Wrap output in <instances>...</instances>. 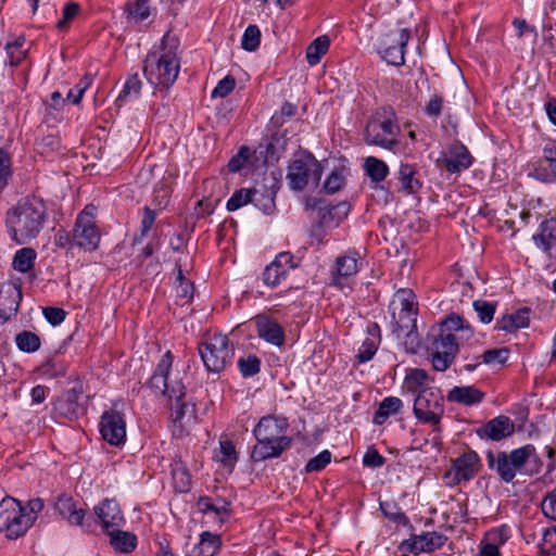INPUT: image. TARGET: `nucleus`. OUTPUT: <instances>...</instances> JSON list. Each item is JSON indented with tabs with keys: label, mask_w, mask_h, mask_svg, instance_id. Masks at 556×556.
<instances>
[{
	"label": "nucleus",
	"mask_w": 556,
	"mask_h": 556,
	"mask_svg": "<svg viewBox=\"0 0 556 556\" xmlns=\"http://www.w3.org/2000/svg\"><path fill=\"white\" fill-rule=\"evenodd\" d=\"M446 397L450 402L470 406L482 402L484 393L473 386H462L451 389Z\"/></svg>",
	"instance_id": "obj_26"
},
{
	"label": "nucleus",
	"mask_w": 556,
	"mask_h": 556,
	"mask_svg": "<svg viewBox=\"0 0 556 556\" xmlns=\"http://www.w3.org/2000/svg\"><path fill=\"white\" fill-rule=\"evenodd\" d=\"M442 328L450 332L453 341L459 348V344L468 341L473 336V330L460 316L452 314L447 316L441 324Z\"/></svg>",
	"instance_id": "obj_24"
},
{
	"label": "nucleus",
	"mask_w": 556,
	"mask_h": 556,
	"mask_svg": "<svg viewBox=\"0 0 556 556\" xmlns=\"http://www.w3.org/2000/svg\"><path fill=\"white\" fill-rule=\"evenodd\" d=\"M218 459L226 467H232L237 463L238 455L232 442L222 441L219 443Z\"/></svg>",
	"instance_id": "obj_47"
},
{
	"label": "nucleus",
	"mask_w": 556,
	"mask_h": 556,
	"mask_svg": "<svg viewBox=\"0 0 556 556\" xmlns=\"http://www.w3.org/2000/svg\"><path fill=\"white\" fill-rule=\"evenodd\" d=\"M331 462V453L328 450H324L315 457L311 458L306 466V472H317L323 470Z\"/></svg>",
	"instance_id": "obj_53"
},
{
	"label": "nucleus",
	"mask_w": 556,
	"mask_h": 556,
	"mask_svg": "<svg viewBox=\"0 0 556 556\" xmlns=\"http://www.w3.org/2000/svg\"><path fill=\"white\" fill-rule=\"evenodd\" d=\"M368 333L369 337L363 341L356 355V358L359 363H366L370 361L376 354L378 344L380 342V329L377 324H371L368 326Z\"/></svg>",
	"instance_id": "obj_28"
},
{
	"label": "nucleus",
	"mask_w": 556,
	"mask_h": 556,
	"mask_svg": "<svg viewBox=\"0 0 556 556\" xmlns=\"http://www.w3.org/2000/svg\"><path fill=\"white\" fill-rule=\"evenodd\" d=\"M480 466V458L473 451H468L458 456L452 468L445 472L444 479L448 485H457L467 482L477 475Z\"/></svg>",
	"instance_id": "obj_14"
},
{
	"label": "nucleus",
	"mask_w": 556,
	"mask_h": 556,
	"mask_svg": "<svg viewBox=\"0 0 556 556\" xmlns=\"http://www.w3.org/2000/svg\"><path fill=\"white\" fill-rule=\"evenodd\" d=\"M22 298L21 292H15L14 296H12L10 300V305L7 306V308H3L2 306H5V301L8 299L0 298V323L8 321L13 315L17 313L18 309V302Z\"/></svg>",
	"instance_id": "obj_52"
},
{
	"label": "nucleus",
	"mask_w": 556,
	"mask_h": 556,
	"mask_svg": "<svg viewBox=\"0 0 556 556\" xmlns=\"http://www.w3.org/2000/svg\"><path fill=\"white\" fill-rule=\"evenodd\" d=\"M413 412L415 417L424 422L432 426L433 445L441 443V419L444 415L443 397L433 389H424L417 394L414 401Z\"/></svg>",
	"instance_id": "obj_8"
},
{
	"label": "nucleus",
	"mask_w": 556,
	"mask_h": 556,
	"mask_svg": "<svg viewBox=\"0 0 556 556\" xmlns=\"http://www.w3.org/2000/svg\"><path fill=\"white\" fill-rule=\"evenodd\" d=\"M16 346L26 353H34L40 348V338L31 331H22L15 337Z\"/></svg>",
	"instance_id": "obj_42"
},
{
	"label": "nucleus",
	"mask_w": 556,
	"mask_h": 556,
	"mask_svg": "<svg viewBox=\"0 0 556 556\" xmlns=\"http://www.w3.org/2000/svg\"><path fill=\"white\" fill-rule=\"evenodd\" d=\"M323 167L311 153L295 156L288 166L287 180L292 190L301 191L309 184L318 186Z\"/></svg>",
	"instance_id": "obj_9"
},
{
	"label": "nucleus",
	"mask_w": 556,
	"mask_h": 556,
	"mask_svg": "<svg viewBox=\"0 0 556 556\" xmlns=\"http://www.w3.org/2000/svg\"><path fill=\"white\" fill-rule=\"evenodd\" d=\"M329 38L327 36H320L313 40L306 49V60L311 66L317 65L323 55H325L329 49Z\"/></svg>",
	"instance_id": "obj_38"
},
{
	"label": "nucleus",
	"mask_w": 556,
	"mask_h": 556,
	"mask_svg": "<svg viewBox=\"0 0 556 556\" xmlns=\"http://www.w3.org/2000/svg\"><path fill=\"white\" fill-rule=\"evenodd\" d=\"M47 218V207L42 199L25 197L7 212L9 236L17 244H26L39 236Z\"/></svg>",
	"instance_id": "obj_2"
},
{
	"label": "nucleus",
	"mask_w": 556,
	"mask_h": 556,
	"mask_svg": "<svg viewBox=\"0 0 556 556\" xmlns=\"http://www.w3.org/2000/svg\"><path fill=\"white\" fill-rule=\"evenodd\" d=\"M42 313H43L45 318L52 326L60 325L65 319V316H66V313L63 308L53 307V306L45 307Z\"/></svg>",
	"instance_id": "obj_64"
},
{
	"label": "nucleus",
	"mask_w": 556,
	"mask_h": 556,
	"mask_svg": "<svg viewBox=\"0 0 556 556\" xmlns=\"http://www.w3.org/2000/svg\"><path fill=\"white\" fill-rule=\"evenodd\" d=\"M541 556H556V529H547L540 543Z\"/></svg>",
	"instance_id": "obj_51"
},
{
	"label": "nucleus",
	"mask_w": 556,
	"mask_h": 556,
	"mask_svg": "<svg viewBox=\"0 0 556 556\" xmlns=\"http://www.w3.org/2000/svg\"><path fill=\"white\" fill-rule=\"evenodd\" d=\"M345 184V177L341 172L333 170L326 179L324 189L327 193L338 192Z\"/></svg>",
	"instance_id": "obj_56"
},
{
	"label": "nucleus",
	"mask_w": 556,
	"mask_h": 556,
	"mask_svg": "<svg viewBox=\"0 0 556 556\" xmlns=\"http://www.w3.org/2000/svg\"><path fill=\"white\" fill-rule=\"evenodd\" d=\"M93 513L105 533L117 530L125 525V517L116 500L104 498L93 507Z\"/></svg>",
	"instance_id": "obj_16"
},
{
	"label": "nucleus",
	"mask_w": 556,
	"mask_h": 556,
	"mask_svg": "<svg viewBox=\"0 0 556 556\" xmlns=\"http://www.w3.org/2000/svg\"><path fill=\"white\" fill-rule=\"evenodd\" d=\"M428 383L429 376L426 370L420 368L407 370L404 384L409 392L418 394L420 390L429 389Z\"/></svg>",
	"instance_id": "obj_35"
},
{
	"label": "nucleus",
	"mask_w": 556,
	"mask_h": 556,
	"mask_svg": "<svg viewBox=\"0 0 556 556\" xmlns=\"http://www.w3.org/2000/svg\"><path fill=\"white\" fill-rule=\"evenodd\" d=\"M100 232L94 216L86 206L77 216L73 229V242L85 250L94 251L100 242Z\"/></svg>",
	"instance_id": "obj_12"
},
{
	"label": "nucleus",
	"mask_w": 556,
	"mask_h": 556,
	"mask_svg": "<svg viewBox=\"0 0 556 556\" xmlns=\"http://www.w3.org/2000/svg\"><path fill=\"white\" fill-rule=\"evenodd\" d=\"M509 536H510V534H509L508 527L501 526V527L489 530L485 533L483 541L490 545H493V546L500 548L502 545H504L507 542Z\"/></svg>",
	"instance_id": "obj_45"
},
{
	"label": "nucleus",
	"mask_w": 556,
	"mask_h": 556,
	"mask_svg": "<svg viewBox=\"0 0 556 556\" xmlns=\"http://www.w3.org/2000/svg\"><path fill=\"white\" fill-rule=\"evenodd\" d=\"M37 258V252L29 247L17 250L12 260V267L18 273H29L33 270Z\"/></svg>",
	"instance_id": "obj_32"
},
{
	"label": "nucleus",
	"mask_w": 556,
	"mask_h": 556,
	"mask_svg": "<svg viewBox=\"0 0 556 556\" xmlns=\"http://www.w3.org/2000/svg\"><path fill=\"white\" fill-rule=\"evenodd\" d=\"M336 270L340 277H350L358 271L356 253H349L337 257Z\"/></svg>",
	"instance_id": "obj_40"
},
{
	"label": "nucleus",
	"mask_w": 556,
	"mask_h": 556,
	"mask_svg": "<svg viewBox=\"0 0 556 556\" xmlns=\"http://www.w3.org/2000/svg\"><path fill=\"white\" fill-rule=\"evenodd\" d=\"M444 105V97L439 93H434L431 96L429 101L426 103L424 108V112L429 117H439L442 113Z\"/></svg>",
	"instance_id": "obj_54"
},
{
	"label": "nucleus",
	"mask_w": 556,
	"mask_h": 556,
	"mask_svg": "<svg viewBox=\"0 0 556 556\" xmlns=\"http://www.w3.org/2000/svg\"><path fill=\"white\" fill-rule=\"evenodd\" d=\"M79 12V4L76 2H67L63 8V16L56 23L58 29L62 30L67 27V24L76 17Z\"/></svg>",
	"instance_id": "obj_58"
},
{
	"label": "nucleus",
	"mask_w": 556,
	"mask_h": 556,
	"mask_svg": "<svg viewBox=\"0 0 556 556\" xmlns=\"http://www.w3.org/2000/svg\"><path fill=\"white\" fill-rule=\"evenodd\" d=\"M380 509L390 520L399 525H407L408 519L394 502H381Z\"/></svg>",
	"instance_id": "obj_46"
},
{
	"label": "nucleus",
	"mask_w": 556,
	"mask_h": 556,
	"mask_svg": "<svg viewBox=\"0 0 556 556\" xmlns=\"http://www.w3.org/2000/svg\"><path fill=\"white\" fill-rule=\"evenodd\" d=\"M403 407V402L401 399L396 396H388L384 397L380 404L378 409L375 413L374 416V422L376 425H382L386 422V420L399 414Z\"/></svg>",
	"instance_id": "obj_31"
},
{
	"label": "nucleus",
	"mask_w": 556,
	"mask_h": 556,
	"mask_svg": "<svg viewBox=\"0 0 556 556\" xmlns=\"http://www.w3.org/2000/svg\"><path fill=\"white\" fill-rule=\"evenodd\" d=\"M541 506L547 518L556 520V488L544 497Z\"/></svg>",
	"instance_id": "obj_63"
},
{
	"label": "nucleus",
	"mask_w": 556,
	"mask_h": 556,
	"mask_svg": "<svg viewBox=\"0 0 556 556\" xmlns=\"http://www.w3.org/2000/svg\"><path fill=\"white\" fill-rule=\"evenodd\" d=\"M529 326V317L527 311H518L511 315L503 316L497 321V327L507 332H514L518 329Z\"/></svg>",
	"instance_id": "obj_36"
},
{
	"label": "nucleus",
	"mask_w": 556,
	"mask_h": 556,
	"mask_svg": "<svg viewBox=\"0 0 556 556\" xmlns=\"http://www.w3.org/2000/svg\"><path fill=\"white\" fill-rule=\"evenodd\" d=\"M458 346L453 341L450 332H446L442 327L439 336L433 340L431 345V362L432 366L438 371H445L454 362Z\"/></svg>",
	"instance_id": "obj_13"
},
{
	"label": "nucleus",
	"mask_w": 556,
	"mask_h": 556,
	"mask_svg": "<svg viewBox=\"0 0 556 556\" xmlns=\"http://www.w3.org/2000/svg\"><path fill=\"white\" fill-rule=\"evenodd\" d=\"M541 167L543 170H546L545 174L538 173L539 176H542L543 181H555L556 180V147L554 144H547L543 149V155L540 161Z\"/></svg>",
	"instance_id": "obj_34"
},
{
	"label": "nucleus",
	"mask_w": 556,
	"mask_h": 556,
	"mask_svg": "<svg viewBox=\"0 0 556 556\" xmlns=\"http://www.w3.org/2000/svg\"><path fill=\"white\" fill-rule=\"evenodd\" d=\"M514 432V425L506 416H498L488 421L480 430V434L500 441Z\"/></svg>",
	"instance_id": "obj_25"
},
{
	"label": "nucleus",
	"mask_w": 556,
	"mask_h": 556,
	"mask_svg": "<svg viewBox=\"0 0 556 556\" xmlns=\"http://www.w3.org/2000/svg\"><path fill=\"white\" fill-rule=\"evenodd\" d=\"M507 356L508 351L506 349H492L483 352L479 358H481L484 364H503L506 362Z\"/></svg>",
	"instance_id": "obj_57"
},
{
	"label": "nucleus",
	"mask_w": 556,
	"mask_h": 556,
	"mask_svg": "<svg viewBox=\"0 0 556 556\" xmlns=\"http://www.w3.org/2000/svg\"><path fill=\"white\" fill-rule=\"evenodd\" d=\"M473 308L478 314L479 319L483 324H489L494 317L496 304L483 300H477L473 302Z\"/></svg>",
	"instance_id": "obj_50"
},
{
	"label": "nucleus",
	"mask_w": 556,
	"mask_h": 556,
	"mask_svg": "<svg viewBox=\"0 0 556 556\" xmlns=\"http://www.w3.org/2000/svg\"><path fill=\"white\" fill-rule=\"evenodd\" d=\"M180 71L177 45L165 36L161 45L150 51L143 61V74L150 85L159 90H168Z\"/></svg>",
	"instance_id": "obj_4"
},
{
	"label": "nucleus",
	"mask_w": 556,
	"mask_h": 556,
	"mask_svg": "<svg viewBox=\"0 0 556 556\" xmlns=\"http://www.w3.org/2000/svg\"><path fill=\"white\" fill-rule=\"evenodd\" d=\"M53 507L55 511L71 526L81 527L90 531V523L85 522L86 510L78 507L74 498L67 494L56 496Z\"/></svg>",
	"instance_id": "obj_19"
},
{
	"label": "nucleus",
	"mask_w": 556,
	"mask_h": 556,
	"mask_svg": "<svg viewBox=\"0 0 556 556\" xmlns=\"http://www.w3.org/2000/svg\"><path fill=\"white\" fill-rule=\"evenodd\" d=\"M321 204L320 201L314 203L313 207L318 208L319 219L323 225L327 227H336L341 220H343L350 213V204L345 201L339 202L334 205Z\"/></svg>",
	"instance_id": "obj_23"
},
{
	"label": "nucleus",
	"mask_w": 556,
	"mask_h": 556,
	"mask_svg": "<svg viewBox=\"0 0 556 556\" xmlns=\"http://www.w3.org/2000/svg\"><path fill=\"white\" fill-rule=\"evenodd\" d=\"M289 421L283 416H263L253 429L256 443L251 452V460L261 463L280 457L292 443V439L287 435Z\"/></svg>",
	"instance_id": "obj_3"
},
{
	"label": "nucleus",
	"mask_w": 556,
	"mask_h": 556,
	"mask_svg": "<svg viewBox=\"0 0 556 556\" xmlns=\"http://www.w3.org/2000/svg\"><path fill=\"white\" fill-rule=\"evenodd\" d=\"M261 42V30L256 25H249L242 36L241 47L245 51H255Z\"/></svg>",
	"instance_id": "obj_44"
},
{
	"label": "nucleus",
	"mask_w": 556,
	"mask_h": 556,
	"mask_svg": "<svg viewBox=\"0 0 556 556\" xmlns=\"http://www.w3.org/2000/svg\"><path fill=\"white\" fill-rule=\"evenodd\" d=\"M257 336L266 342L281 346L285 342L283 328L271 317L267 315H257L255 317Z\"/></svg>",
	"instance_id": "obj_21"
},
{
	"label": "nucleus",
	"mask_w": 556,
	"mask_h": 556,
	"mask_svg": "<svg viewBox=\"0 0 556 556\" xmlns=\"http://www.w3.org/2000/svg\"><path fill=\"white\" fill-rule=\"evenodd\" d=\"M67 371V364L60 359H48L39 367V372L47 379L65 376Z\"/></svg>",
	"instance_id": "obj_41"
},
{
	"label": "nucleus",
	"mask_w": 556,
	"mask_h": 556,
	"mask_svg": "<svg viewBox=\"0 0 556 556\" xmlns=\"http://www.w3.org/2000/svg\"><path fill=\"white\" fill-rule=\"evenodd\" d=\"M199 353L208 371L219 372L231 363L233 345L227 336L215 334L200 344Z\"/></svg>",
	"instance_id": "obj_10"
},
{
	"label": "nucleus",
	"mask_w": 556,
	"mask_h": 556,
	"mask_svg": "<svg viewBox=\"0 0 556 556\" xmlns=\"http://www.w3.org/2000/svg\"><path fill=\"white\" fill-rule=\"evenodd\" d=\"M12 172V162L8 152L0 149V193L8 186L9 179L11 178Z\"/></svg>",
	"instance_id": "obj_49"
},
{
	"label": "nucleus",
	"mask_w": 556,
	"mask_h": 556,
	"mask_svg": "<svg viewBox=\"0 0 556 556\" xmlns=\"http://www.w3.org/2000/svg\"><path fill=\"white\" fill-rule=\"evenodd\" d=\"M416 169L410 164H401L399 169V180L402 190L407 193H415L420 188V182L415 178Z\"/></svg>",
	"instance_id": "obj_39"
},
{
	"label": "nucleus",
	"mask_w": 556,
	"mask_h": 556,
	"mask_svg": "<svg viewBox=\"0 0 556 556\" xmlns=\"http://www.w3.org/2000/svg\"><path fill=\"white\" fill-rule=\"evenodd\" d=\"M173 362L174 356L170 351H167L157 363L149 384L169 399L172 420L181 429H185L197 422V409L193 403L185 400L184 384L178 380H169L168 375Z\"/></svg>",
	"instance_id": "obj_1"
},
{
	"label": "nucleus",
	"mask_w": 556,
	"mask_h": 556,
	"mask_svg": "<svg viewBox=\"0 0 556 556\" xmlns=\"http://www.w3.org/2000/svg\"><path fill=\"white\" fill-rule=\"evenodd\" d=\"M298 264L290 252H280L275 260L266 266L263 273V281L266 286L275 288L286 279L291 269Z\"/></svg>",
	"instance_id": "obj_18"
},
{
	"label": "nucleus",
	"mask_w": 556,
	"mask_h": 556,
	"mask_svg": "<svg viewBox=\"0 0 556 556\" xmlns=\"http://www.w3.org/2000/svg\"><path fill=\"white\" fill-rule=\"evenodd\" d=\"M238 367L243 377H252L260 372L261 361L255 355H249L248 357L239 358Z\"/></svg>",
	"instance_id": "obj_48"
},
{
	"label": "nucleus",
	"mask_w": 556,
	"mask_h": 556,
	"mask_svg": "<svg viewBox=\"0 0 556 556\" xmlns=\"http://www.w3.org/2000/svg\"><path fill=\"white\" fill-rule=\"evenodd\" d=\"M142 81L137 73L131 74L127 77L122 91L119 92L116 101L125 103L128 101L136 100L141 92Z\"/></svg>",
	"instance_id": "obj_37"
},
{
	"label": "nucleus",
	"mask_w": 556,
	"mask_h": 556,
	"mask_svg": "<svg viewBox=\"0 0 556 556\" xmlns=\"http://www.w3.org/2000/svg\"><path fill=\"white\" fill-rule=\"evenodd\" d=\"M384 463L386 458L375 447H369L363 456V465L369 468H379Z\"/></svg>",
	"instance_id": "obj_61"
},
{
	"label": "nucleus",
	"mask_w": 556,
	"mask_h": 556,
	"mask_svg": "<svg viewBox=\"0 0 556 556\" xmlns=\"http://www.w3.org/2000/svg\"><path fill=\"white\" fill-rule=\"evenodd\" d=\"M473 162L467 147L460 142L451 144L438 163L450 174H456L468 169Z\"/></svg>",
	"instance_id": "obj_17"
},
{
	"label": "nucleus",
	"mask_w": 556,
	"mask_h": 556,
	"mask_svg": "<svg viewBox=\"0 0 556 556\" xmlns=\"http://www.w3.org/2000/svg\"><path fill=\"white\" fill-rule=\"evenodd\" d=\"M83 391L79 388H72L66 391L54 404V412L68 420L77 419L84 414V407L79 403Z\"/></svg>",
	"instance_id": "obj_20"
},
{
	"label": "nucleus",
	"mask_w": 556,
	"mask_h": 556,
	"mask_svg": "<svg viewBox=\"0 0 556 556\" xmlns=\"http://www.w3.org/2000/svg\"><path fill=\"white\" fill-rule=\"evenodd\" d=\"M100 433L111 445H121L126 440V421L124 415L115 409L106 410L100 420Z\"/></svg>",
	"instance_id": "obj_15"
},
{
	"label": "nucleus",
	"mask_w": 556,
	"mask_h": 556,
	"mask_svg": "<svg viewBox=\"0 0 556 556\" xmlns=\"http://www.w3.org/2000/svg\"><path fill=\"white\" fill-rule=\"evenodd\" d=\"M169 194H170V187L165 181V179H163L154 188L153 202L160 208L165 207L169 201Z\"/></svg>",
	"instance_id": "obj_55"
},
{
	"label": "nucleus",
	"mask_w": 556,
	"mask_h": 556,
	"mask_svg": "<svg viewBox=\"0 0 556 556\" xmlns=\"http://www.w3.org/2000/svg\"><path fill=\"white\" fill-rule=\"evenodd\" d=\"M106 534L112 547L119 553H131L137 546V536L131 532L122 531L121 528Z\"/></svg>",
	"instance_id": "obj_30"
},
{
	"label": "nucleus",
	"mask_w": 556,
	"mask_h": 556,
	"mask_svg": "<svg viewBox=\"0 0 556 556\" xmlns=\"http://www.w3.org/2000/svg\"><path fill=\"white\" fill-rule=\"evenodd\" d=\"M236 87V80L231 76H226L218 81L217 86L212 91V98H225Z\"/></svg>",
	"instance_id": "obj_60"
},
{
	"label": "nucleus",
	"mask_w": 556,
	"mask_h": 556,
	"mask_svg": "<svg viewBox=\"0 0 556 556\" xmlns=\"http://www.w3.org/2000/svg\"><path fill=\"white\" fill-rule=\"evenodd\" d=\"M173 479L175 488L178 492H187L190 488V476L185 468H176L173 470Z\"/></svg>",
	"instance_id": "obj_62"
},
{
	"label": "nucleus",
	"mask_w": 556,
	"mask_h": 556,
	"mask_svg": "<svg viewBox=\"0 0 556 556\" xmlns=\"http://www.w3.org/2000/svg\"><path fill=\"white\" fill-rule=\"evenodd\" d=\"M200 509L204 513L213 511L218 516L227 515L228 504L223 502L220 505L213 503L210 497H201L198 503Z\"/></svg>",
	"instance_id": "obj_59"
},
{
	"label": "nucleus",
	"mask_w": 556,
	"mask_h": 556,
	"mask_svg": "<svg viewBox=\"0 0 556 556\" xmlns=\"http://www.w3.org/2000/svg\"><path fill=\"white\" fill-rule=\"evenodd\" d=\"M447 536L441 532L428 531L410 538V551L415 554L432 553L441 548Z\"/></svg>",
	"instance_id": "obj_22"
},
{
	"label": "nucleus",
	"mask_w": 556,
	"mask_h": 556,
	"mask_svg": "<svg viewBox=\"0 0 556 556\" xmlns=\"http://www.w3.org/2000/svg\"><path fill=\"white\" fill-rule=\"evenodd\" d=\"M364 170L372 182L378 184L387 178L389 166L376 156H367L364 161Z\"/></svg>",
	"instance_id": "obj_33"
},
{
	"label": "nucleus",
	"mask_w": 556,
	"mask_h": 556,
	"mask_svg": "<svg viewBox=\"0 0 556 556\" xmlns=\"http://www.w3.org/2000/svg\"><path fill=\"white\" fill-rule=\"evenodd\" d=\"M219 547V536L204 532L201 534L200 541L187 553V556H215Z\"/></svg>",
	"instance_id": "obj_29"
},
{
	"label": "nucleus",
	"mask_w": 556,
	"mask_h": 556,
	"mask_svg": "<svg viewBox=\"0 0 556 556\" xmlns=\"http://www.w3.org/2000/svg\"><path fill=\"white\" fill-rule=\"evenodd\" d=\"M151 14L147 0H138L128 5V21L130 23L140 24L144 22Z\"/></svg>",
	"instance_id": "obj_43"
},
{
	"label": "nucleus",
	"mask_w": 556,
	"mask_h": 556,
	"mask_svg": "<svg viewBox=\"0 0 556 556\" xmlns=\"http://www.w3.org/2000/svg\"><path fill=\"white\" fill-rule=\"evenodd\" d=\"M535 447L532 444L513 450L511 452H498L494 454L489 451L486 460L490 469L495 470L501 480L511 482L517 472H520L530 458L535 457Z\"/></svg>",
	"instance_id": "obj_7"
},
{
	"label": "nucleus",
	"mask_w": 556,
	"mask_h": 556,
	"mask_svg": "<svg viewBox=\"0 0 556 556\" xmlns=\"http://www.w3.org/2000/svg\"><path fill=\"white\" fill-rule=\"evenodd\" d=\"M43 507V501L39 497L29 500L26 506L13 497H4L0 502V532H5L10 540L23 536Z\"/></svg>",
	"instance_id": "obj_5"
},
{
	"label": "nucleus",
	"mask_w": 556,
	"mask_h": 556,
	"mask_svg": "<svg viewBox=\"0 0 556 556\" xmlns=\"http://www.w3.org/2000/svg\"><path fill=\"white\" fill-rule=\"evenodd\" d=\"M260 198H264V194L254 188H241L236 190L232 195L228 199L226 208L229 212H235L249 203L258 205Z\"/></svg>",
	"instance_id": "obj_27"
},
{
	"label": "nucleus",
	"mask_w": 556,
	"mask_h": 556,
	"mask_svg": "<svg viewBox=\"0 0 556 556\" xmlns=\"http://www.w3.org/2000/svg\"><path fill=\"white\" fill-rule=\"evenodd\" d=\"M401 128L395 113L391 109L381 108L368 119L364 140L368 146H376L393 151L400 143Z\"/></svg>",
	"instance_id": "obj_6"
},
{
	"label": "nucleus",
	"mask_w": 556,
	"mask_h": 556,
	"mask_svg": "<svg viewBox=\"0 0 556 556\" xmlns=\"http://www.w3.org/2000/svg\"><path fill=\"white\" fill-rule=\"evenodd\" d=\"M410 39V30L405 27L390 29L379 39L378 53L391 65L402 66L405 63V48Z\"/></svg>",
	"instance_id": "obj_11"
}]
</instances>
